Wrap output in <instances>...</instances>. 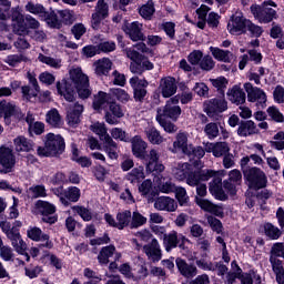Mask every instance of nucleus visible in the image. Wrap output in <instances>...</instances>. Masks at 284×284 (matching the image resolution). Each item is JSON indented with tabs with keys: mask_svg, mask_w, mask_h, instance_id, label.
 I'll use <instances>...</instances> for the list:
<instances>
[{
	"mask_svg": "<svg viewBox=\"0 0 284 284\" xmlns=\"http://www.w3.org/2000/svg\"><path fill=\"white\" fill-rule=\"evenodd\" d=\"M128 59L131 60L130 72L132 74H143L148 70H154V63L148 59V57L139 53L134 48L125 49Z\"/></svg>",
	"mask_w": 284,
	"mask_h": 284,
	"instance_id": "obj_1",
	"label": "nucleus"
},
{
	"mask_svg": "<svg viewBox=\"0 0 284 284\" xmlns=\"http://www.w3.org/2000/svg\"><path fill=\"white\" fill-rule=\"evenodd\" d=\"M65 150V141L61 135H54L53 133L47 134L44 146H39L37 152L39 156H57L63 154Z\"/></svg>",
	"mask_w": 284,
	"mask_h": 284,
	"instance_id": "obj_2",
	"label": "nucleus"
},
{
	"mask_svg": "<svg viewBox=\"0 0 284 284\" xmlns=\"http://www.w3.org/2000/svg\"><path fill=\"white\" fill-rule=\"evenodd\" d=\"M244 179L250 190H265L267 187V174L258 166L244 170Z\"/></svg>",
	"mask_w": 284,
	"mask_h": 284,
	"instance_id": "obj_3",
	"label": "nucleus"
},
{
	"mask_svg": "<svg viewBox=\"0 0 284 284\" xmlns=\"http://www.w3.org/2000/svg\"><path fill=\"white\" fill-rule=\"evenodd\" d=\"M70 79L73 81L78 97L80 99H90L92 97V89H90V79L81 71V69L70 70Z\"/></svg>",
	"mask_w": 284,
	"mask_h": 284,
	"instance_id": "obj_4",
	"label": "nucleus"
},
{
	"mask_svg": "<svg viewBox=\"0 0 284 284\" xmlns=\"http://www.w3.org/2000/svg\"><path fill=\"white\" fill-rule=\"evenodd\" d=\"M244 90L250 103H256V106L262 110L267 108V93L263 89L254 87L251 82H246L244 83Z\"/></svg>",
	"mask_w": 284,
	"mask_h": 284,
	"instance_id": "obj_5",
	"label": "nucleus"
},
{
	"mask_svg": "<svg viewBox=\"0 0 284 284\" xmlns=\"http://www.w3.org/2000/svg\"><path fill=\"white\" fill-rule=\"evenodd\" d=\"M166 116V119H172V121H176L179 116H181V106H179V95H175L168 100L165 106L163 109L158 110L156 121L161 122V119Z\"/></svg>",
	"mask_w": 284,
	"mask_h": 284,
	"instance_id": "obj_6",
	"label": "nucleus"
},
{
	"mask_svg": "<svg viewBox=\"0 0 284 284\" xmlns=\"http://www.w3.org/2000/svg\"><path fill=\"white\" fill-rule=\"evenodd\" d=\"M36 210L43 216V223L53 225V223L59 221V216L54 215L57 213V206L48 201L38 200L36 202Z\"/></svg>",
	"mask_w": 284,
	"mask_h": 284,
	"instance_id": "obj_7",
	"label": "nucleus"
},
{
	"mask_svg": "<svg viewBox=\"0 0 284 284\" xmlns=\"http://www.w3.org/2000/svg\"><path fill=\"white\" fill-rule=\"evenodd\" d=\"M203 109L210 119H216L219 114L227 110V101L225 98H213L204 102Z\"/></svg>",
	"mask_w": 284,
	"mask_h": 284,
	"instance_id": "obj_8",
	"label": "nucleus"
},
{
	"mask_svg": "<svg viewBox=\"0 0 284 284\" xmlns=\"http://www.w3.org/2000/svg\"><path fill=\"white\" fill-rule=\"evenodd\" d=\"M247 20L243 12L236 11L227 23V30L230 34L241 36L247 33Z\"/></svg>",
	"mask_w": 284,
	"mask_h": 284,
	"instance_id": "obj_9",
	"label": "nucleus"
},
{
	"mask_svg": "<svg viewBox=\"0 0 284 284\" xmlns=\"http://www.w3.org/2000/svg\"><path fill=\"white\" fill-rule=\"evenodd\" d=\"M110 17V7L105 0H98L95 11L91 16V27L93 30L101 29V22Z\"/></svg>",
	"mask_w": 284,
	"mask_h": 284,
	"instance_id": "obj_10",
	"label": "nucleus"
},
{
	"mask_svg": "<svg viewBox=\"0 0 284 284\" xmlns=\"http://www.w3.org/2000/svg\"><path fill=\"white\" fill-rule=\"evenodd\" d=\"M129 83L133 90V99L139 103H143L145 101V97H148V88L150 82L145 79H139V77H133L129 80Z\"/></svg>",
	"mask_w": 284,
	"mask_h": 284,
	"instance_id": "obj_11",
	"label": "nucleus"
},
{
	"mask_svg": "<svg viewBox=\"0 0 284 284\" xmlns=\"http://www.w3.org/2000/svg\"><path fill=\"white\" fill-rule=\"evenodd\" d=\"M189 136L190 134H187V132L180 131L175 136L173 145L169 148L170 152H172V154L182 152V154L190 155V152H192V144L189 143Z\"/></svg>",
	"mask_w": 284,
	"mask_h": 284,
	"instance_id": "obj_12",
	"label": "nucleus"
},
{
	"mask_svg": "<svg viewBox=\"0 0 284 284\" xmlns=\"http://www.w3.org/2000/svg\"><path fill=\"white\" fill-rule=\"evenodd\" d=\"M187 241L190 240L185 235L179 234L176 231H171L164 235L163 246L165 252H170L171 250H176V247H183Z\"/></svg>",
	"mask_w": 284,
	"mask_h": 284,
	"instance_id": "obj_13",
	"label": "nucleus"
},
{
	"mask_svg": "<svg viewBox=\"0 0 284 284\" xmlns=\"http://www.w3.org/2000/svg\"><path fill=\"white\" fill-rule=\"evenodd\" d=\"M16 163L17 159L14 158L12 149L6 146L0 148V172L2 174L12 172Z\"/></svg>",
	"mask_w": 284,
	"mask_h": 284,
	"instance_id": "obj_14",
	"label": "nucleus"
},
{
	"mask_svg": "<svg viewBox=\"0 0 284 284\" xmlns=\"http://www.w3.org/2000/svg\"><path fill=\"white\" fill-rule=\"evenodd\" d=\"M125 116L123 106L116 101L109 102V110L104 113V121L109 125H119V119Z\"/></svg>",
	"mask_w": 284,
	"mask_h": 284,
	"instance_id": "obj_15",
	"label": "nucleus"
},
{
	"mask_svg": "<svg viewBox=\"0 0 284 284\" xmlns=\"http://www.w3.org/2000/svg\"><path fill=\"white\" fill-rule=\"evenodd\" d=\"M161 155L156 149H152L149 153H144V158L140 159L141 161H146L145 170L146 172H158L161 173L165 170L163 163L159 162Z\"/></svg>",
	"mask_w": 284,
	"mask_h": 284,
	"instance_id": "obj_16",
	"label": "nucleus"
},
{
	"mask_svg": "<svg viewBox=\"0 0 284 284\" xmlns=\"http://www.w3.org/2000/svg\"><path fill=\"white\" fill-rule=\"evenodd\" d=\"M251 12L255 17V19H258L261 23H270L274 21V18L276 17V10L268 8L267 6H251Z\"/></svg>",
	"mask_w": 284,
	"mask_h": 284,
	"instance_id": "obj_17",
	"label": "nucleus"
},
{
	"mask_svg": "<svg viewBox=\"0 0 284 284\" xmlns=\"http://www.w3.org/2000/svg\"><path fill=\"white\" fill-rule=\"evenodd\" d=\"M214 171L206 170V171H189V174L186 175V183L191 187H196V185H200L203 183V181H210L212 176H214Z\"/></svg>",
	"mask_w": 284,
	"mask_h": 284,
	"instance_id": "obj_18",
	"label": "nucleus"
},
{
	"mask_svg": "<svg viewBox=\"0 0 284 284\" xmlns=\"http://www.w3.org/2000/svg\"><path fill=\"white\" fill-rule=\"evenodd\" d=\"M159 90L164 99H170L176 94L179 85H176V79L172 77H165L160 80Z\"/></svg>",
	"mask_w": 284,
	"mask_h": 284,
	"instance_id": "obj_19",
	"label": "nucleus"
},
{
	"mask_svg": "<svg viewBox=\"0 0 284 284\" xmlns=\"http://www.w3.org/2000/svg\"><path fill=\"white\" fill-rule=\"evenodd\" d=\"M81 114H83V105L79 102L69 105L67 111V121L70 128H77L81 123Z\"/></svg>",
	"mask_w": 284,
	"mask_h": 284,
	"instance_id": "obj_20",
	"label": "nucleus"
},
{
	"mask_svg": "<svg viewBox=\"0 0 284 284\" xmlns=\"http://www.w3.org/2000/svg\"><path fill=\"white\" fill-rule=\"evenodd\" d=\"M154 209L159 212H176L179 203L170 196H160L154 201Z\"/></svg>",
	"mask_w": 284,
	"mask_h": 284,
	"instance_id": "obj_21",
	"label": "nucleus"
},
{
	"mask_svg": "<svg viewBox=\"0 0 284 284\" xmlns=\"http://www.w3.org/2000/svg\"><path fill=\"white\" fill-rule=\"evenodd\" d=\"M125 34H128L131 41H145V34H143V23L134 21L126 24Z\"/></svg>",
	"mask_w": 284,
	"mask_h": 284,
	"instance_id": "obj_22",
	"label": "nucleus"
},
{
	"mask_svg": "<svg viewBox=\"0 0 284 284\" xmlns=\"http://www.w3.org/2000/svg\"><path fill=\"white\" fill-rule=\"evenodd\" d=\"M81 199V190L77 186L68 187L60 194V202L68 207L70 203H77Z\"/></svg>",
	"mask_w": 284,
	"mask_h": 284,
	"instance_id": "obj_23",
	"label": "nucleus"
},
{
	"mask_svg": "<svg viewBox=\"0 0 284 284\" xmlns=\"http://www.w3.org/2000/svg\"><path fill=\"white\" fill-rule=\"evenodd\" d=\"M258 126L252 120L241 121L237 128V136H242L243 139H247V136H254V134H258Z\"/></svg>",
	"mask_w": 284,
	"mask_h": 284,
	"instance_id": "obj_24",
	"label": "nucleus"
},
{
	"mask_svg": "<svg viewBox=\"0 0 284 284\" xmlns=\"http://www.w3.org/2000/svg\"><path fill=\"white\" fill-rule=\"evenodd\" d=\"M175 263L180 274L184 276V278H194V276L199 274V268L196 267V265L189 264L183 258H176Z\"/></svg>",
	"mask_w": 284,
	"mask_h": 284,
	"instance_id": "obj_25",
	"label": "nucleus"
},
{
	"mask_svg": "<svg viewBox=\"0 0 284 284\" xmlns=\"http://www.w3.org/2000/svg\"><path fill=\"white\" fill-rule=\"evenodd\" d=\"M57 90L61 97L65 99V101H69V103H72L74 101L75 92H74V85L72 82L68 80H62L61 82L57 83Z\"/></svg>",
	"mask_w": 284,
	"mask_h": 284,
	"instance_id": "obj_26",
	"label": "nucleus"
},
{
	"mask_svg": "<svg viewBox=\"0 0 284 284\" xmlns=\"http://www.w3.org/2000/svg\"><path fill=\"white\" fill-rule=\"evenodd\" d=\"M143 252L146 254L150 261H161L162 253H161V244H159V240L153 239L151 243L143 246Z\"/></svg>",
	"mask_w": 284,
	"mask_h": 284,
	"instance_id": "obj_27",
	"label": "nucleus"
},
{
	"mask_svg": "<svg viewBox=\"0 0 284 284\" xmlns=\"http://www.w3.org/2000/svg\"><path fill=\"white\" fill-rule=\"evenodd\" d=\"M131 145H132L133 155L136 159H145V153L148 150V142L143 141V139H141V136L135 135L131 140Z\"/></svg>",
	"mask_w": 284,
	"mask_h": 284,
	"instance_id": "obj_28",
	"label": "nucleus"
},
{
	"mask_svg": "<svg viewBox=\"0 0 284 284\" xmlns=\"http://www.w3.org/2000/svg\"><path fill=\"white\" fill-rule=\"evenodd\" d=\"M7 239L11 241V245L18 254H26L28 244L21 237V233L19 231L11 233Z\"/></svg>",
	"mask_w": 284,
	"mask_h": 284,
	"instance_id": "obj_29",
	"label": "nucleus"
},
{
	"mask_svg": "<svg viewBox=\"0 0 284 284\" xmlns=\"http://www.w3.org/2000/svg\"><path fill=\"white\" fill-rule=\"evenodd\" d=\"M227 99L231 103H235V105H243L247 97L245 95V91L241 89L239 85H234L232 89L227 91Z\"/></svg>",
	"mask_w": 284,
	"mask_h": 284,
	"instance_id": "obj_30",
	"label": "nucleus"
},
{
	"mask_svg": "<svg viewBox=\"0 0 284 284\" xmlns=\"http://www.w3.org/2000/svg\"><path fill=\"white\" fill-rule=\"evenodd\" d=\"M211 179H213L209 187L211 194L217 196V199H223V196H225V193L223 192V179L219 176L216 171H214V175L211 176Z\"/></svg>",
	"mask_w": 284,
	"mask_h": 284,
	"instance_id": "obj_31",
	"label": "nucleus"
},
{
	"mask_svg": "<svg viewBox=\"0 0 284 284\" xmlns=\"http://www.w3.org/2000/svg\"><path fill=\"white\" fill-rule=\"evenodd\" d=\"M110 99H112V95L106 92L99 91L95 95H93V110H104L106 105H110Z\"/></svg>",
	"mask_w": 284,
	"mask_h": 284,
	"instance_id": "obj_32",
	"label": "nucleus"
},
{
	"mask_svg": "<svg viewBox=\"0 0 284 284\" xmlns=\"http://www.w3.org/2000/svg\"><path fill=\"white\" fill-rule=\"evenodd\" d=\"M95 68V74L98 77H108L110 71L112 70V60L109 58H102L93 63Z\"/></svg>",
	"mask_w": 284,
	"mask_h": 284,
	"instance_id": "obj_33",
	"label": "nucleus"
},
{
	"mask_svg": "<svg viewBox=\"0 0 284 284\" xmlns=\"http://www.w3.org/2000/svg\"><path fill=\"white\" fill-rule=\"evenodd\" d=\"M143 179H145V169L141 165L133 168L125 175V181H130L132 185H139Z\"/></svg>",
	"mask_w": 284,
	"mask_h": 284,
	"instance_id": "obj_34",
	"label": "nucleus"
},
{
	"mask_svg": "<svg viewBox=\"0 0 284 284\" xmlns=\"http://www.w3.org/2000/svg\"><path fill=\"white\" fill-rule=\"evenodd\" d=\"M195 203L201 207V210H204V212H210L211 214H221V206L212 203L209 200H205L203 197L195 196Z\"/></svg>",
	"mask_w": 284,
	"mask_h": 284,
	"instance_id": "obj_35",
	"label": "nucleus"
},
{
	"mask_svg": "<svg viewBox=\"0 0 284 284\" xmlns=\"http://www.w3.org/2000/svg\"><path fill=\"white\" fill-rule=\"evenodd\" d=\"M103 150L108 154L109 159L112 161H116L119 159V145L114 140L111 138H106V140H103Z\"/></svg>",
	"mask_w": 284,
	"mask_h": 284,
	"instance_id": "obj_36",
	"label": "nucleus"
},
{
	"mask_svg": "<svg viewBox=\"0 0 284 284\" xmlns=\"http://www.w3.org/2000/svg\"><path fill=\"white\" fill-rule=\"evenodd\" d=\"M135 239L131 240L132 245L135 247V250H141L143 247V243H148L150 239H152V233L148 230H141L138 231L134 234Z\"/></svg>",
	"mask_w": 284,
	"mask_h": 284,
	"instance_id": "obj_37",
	"label": "nucleus"
},
{
	"mask_svg": "<svg viewBox=\"0 0 284 284\" xmlns=\"http://www.w3.org/2000/svg\"><path fill=\"white\" fill-rule=\"evenodd\" d=\"M210 50L216 61H223V63H232V59H234L232 51L219 49L216 47H211Z\"/></svg>",
	"mask_w": 284,
	"mask_h": 284,
	"instance_id": "obj_38",
	"label": "nucleus"
},
{
	"mask_svg": "<svg viewBox=\"0 0 284 284\" xmlns=\"http://www.w3.org/2000/svg\"><path fill=\"white\" fill-rule=\"evenodd\" d=\"M191 170L192 165L190 163H182L173 168L172 174L176 181H186Z\"/></svg>",
	"mask_w": 284,
	"mask_h": 284,
	"instance_id": "obj_39",
	"label": "nucleus"
},
{
	"mask_svg": "<svg viewBox=\"0 0 284 284\" xmlns=\"http://www.w3.org/2000/svg\"><path fill=\"white\" fill-rule=\"evenodd\" d=\"M16 152H31L34 144L23 135H19L13 140Z\"/></svg>",
	"mask_w": 284,
	"mask_h": 284,
	"instance_id": "obj_40",
	"label": "nucleus"
},
{
	"mask_svg": "<svg viewBox=\"0 0 284 284\" xmlns=\"http://www.w3.org/2000/svg\"><path fill=\"white\" fill-rule=\"evenodd\" d=\"M19 109L12 102H8L6 100L0 101V119H10V116H14Z\"/></svg>",
	"mask_w": 284,
	"mask_h": 284,
	"instance_id": "obj_41",
	"label": "nucleus"
},
{
	"mask_svg": "<svg viewBox=\"0 0 284 284\" xmlns=\"http://www.w3.org/2000/svg\"><path fill=\"white\" fill-rule=\"evenodd\" d=\"M116 246L114 245H108L103 246L98 254V261L100 265H108L110 263V258H112V255L115 254Z\"/></svg>",
	"mask_w": 284,
	"mask_h": 284,
	"instance_id": "obj_42",
	"label": "nucleus"
},
{
	"mask_svg": "<svg viewBox=\"0 0 284 284\" xmlns=\"http://www.w3.org/2000/svg\"><path fill=\"white\" fill-rule=\"evenodd\" d=\"M272 270L276 276L278 284H284V267L283 262L280 258L270 257Z\"/></svg>",
	"mask_w": 284,
	"mask_h": 284,
	"instance_id": "obj_43",
	"label": "nucleus"
},
{
	"mask_svg": "<svg viewBox=\"0 0 284 284\" xmlns=\"http://www.w3.org/2000/svg\"><path fill=\"white\" fill-rule=\"evenodd\" d=\"M118 230H125L132 223V212L130 210L121 211L116 214Z\"/></svg>",
	"mask_w": 284,
	"mask_h": 284,
	"instance_id": "obj_44",
	"label": "nucleus"
},
{
	"mask_svg": "<svg viewBox=\"0 0 284 284\" xmlns=\"http://www.w3.org/2000/svg\"><path fill=\"white\" fill-rule=\"evenodd\" d=\"M158 189L162 194H173V192H176V184L172 180L165 181V178L161 176L159 178Z\"/></svg>",
	"mask_w": 284,
	"mask_h": 284,
	"instance_id": "obj_45",
	"label": "nucleus"
},
{
	"mask_svg": "<svg viewBox=\"0 0 284 284\" xmlns=\"http://www.w3.org/2000/svg\"><path fill=\"white\" fill-rule=\"evenodd\" d=\"M90 130L99 136L100 141H105L108 138H111L108 133V126H105V123L103 122H95L91 124Z\"/></svg>",
	"mask_w": 284,
	"mask_h": 284,
	"instance_id": "obj_46",
	"label": "nucleus"
},
{
	"mask_svg": "<svg viewBox=\"0 0 284 284\" xmlns=\"http://www.w3.org/2000/svg\"><path fill=\"white\" fill-rule=\"evenodd\" d=\"M45 121L51 125L52 128H61L63 121L61 120V114H59V110L51 109L47 115Z\"/></svg>",
	"mask_w": 284,
	"mask_h": 284,
	"instance_id": "obj_47",
	"label": "nucleus"
},
{
	"mask_svg": "<svg viewBox=\"0 0 284 284\" xmlns=\"http://www.w3.org/2000/svg\"><path fill=\"white\" fill-rule=\"evenodd\" d=\"M24 10L26 12H30V14H34L36 17H45V7L39 3H34L33 1H29L24 6Z\"/></svg>",
	"mask_w": 284,
	"mask_h": 284,
	"instance_id": "obj_48",
	"label": "nucleus"
},
{
	"mask_svg": "<svg viewBox=\"0 0 284 284\" xmlns=\"http://www.w3.org/2000/svg\"><path fill=\"white\" fill-rule=\"evenodd\" d=\"M146 138L149 139L150 143L153 145H161L163 142V136H161V132L156 130L154 126H148L145 129Z\"/></svg>",
	"mask_w": 284,
	"mask_h": 284,
	"instance_id": "obj_49",
	"label": "nucleus"
},
{
	"mask_svg": "<svg viewBox=\"0 0 284 284\" xmlns=\"http://www.w3.org/2000/svg\"><path fill=\"white\" fill-rule=\"evenodd\" d=\"M28 194L30 199H45V196H48V191L45 190V185L38 184L30 186L28 189Z\"/></svg>",
	"mask_w": 284,
	"mask_h": 284,
	"instance_id": "obj_50",
	"label": "nucleus"
},
{
	"mask_svg": "<svg viewBox=\"0 0 284 284\" xmlns=\"http://www.w3.org/2000/svg\"><path fill=\"white\" fill-rule=\"evenodd\" d=\"M12 32L19 37H26L28 34V26L26 24V18L21 20L11 21Z\"/></svg>",
	"mask_w": 284,
	"mask_h": 284,
	"instance_id": "obj_51",
	"label": "nucleus"
},
{
	"mask_svg": "<svg viewBox=\"0 0 284 284\" xmlns=\"http://www.w3.org/2000/svg\"><path fill=\"white\" fill-rule=\"evenodd\" d=\"M213 155L217 159L221 156H225V154L230 153V145L227 142H217L215 144H210Z\"/></svg>",
	"mask_w": 284,
	"mask_h": 284,
	"instance_id": "obj_52",
	"label": "nucleus"
},
{
	"mask_svg": "<svg viewBox=\"0 0 284 284\" xmlns=\"http://www.w3.org/2000/svg\"><path fill=\"white\" fill-rule=\"evenodd\" d=\"M145 223H148V217L143 216V214H141L139 211H135L133 212V214H131V224H130L131 230L143 227Z\"/></svg>",
	"mask_w": 284,
	"mask_h": 284,
	"instance_id": "obj_53",
	"label": "nucleus"
},
{
	"mask_svg": "<svg viewBox=\"0 0 284 284\" xmlns=\"http://www.w3.org/2000/svg\"><path fill=\"white\" fill-rule=\"evenodd\" d=\"M38 61H40V63L49 65V68H53L54 70H59V68H61V59L48 57L43 53H39Z\"/></svg>",
	"mask_w": 284,
	"mask_h": 284,
	"instance_id": "obj_54",
	"label": "nucleus"
},
{
	"mask_svg": "<svg viewBox=\"0 0 284 284\" xmlns=\"http://www.w3.org/2000/svg\"><path fill=\"white\" fill-rule=\"evenodd\" d=\"M154 12H156V10L154 9V2L152 1H149L146 4H143L139 10V13L142 17V19H145L146 21H150L152 19Z\"/></svg>",
	"mask_w": 284,
	"mask_h": 284,
	"instance_id": "obj_55",
	"label": "nucleus"
},
{
	"mask_svg": "<svg viewBox=\"0 0 284 284\" xmlns=\"http://www.w3.org/2000/svg\"><path fill=\"white\" fill-rule=\"evenodd\" d=\"M264 233L268 239H272V241H276L277 239H281V230L276 226H274L272 223L264 224Z\"/></svg>",
	"mask_w": 284,
	"mask_h": 284,
	"instance_id": "obj_56",
	"label": "nucleus"
},
{
	"mask_svg": "<svg viewBox=\"0 0 284 284\" xmlns=\"http://www.w3.org/2000/svg\"><path fill=\"white\" fill-rule=\"evenodd\" d=\"M204 134L210 139V141L216 139L219 136V123L216 122H211L207 123L204 126Z\"/></svg>",
	"mask_w": 284,
	"mask_h": 284,
	"instance_id": "obj_57",
	"label": "nucleus"
},
{
	"mask_svg": "<svg viewBox=\"0 0 284 284\" xmlns=\"http://www.w3.org/2000/svg\"><path fill=\"white\" fill-rule=\"evenodd\" d=\"M273 150H284V131H278L274 136L273 141L270 142Z\"/></svg>",
	"mask_w": 284,
	"mask_h": 284,
	"instance_id": "obj_58",
	"label": "nucleus"
},
{
	"mask_svg": "<svg viewBox=\"0 0 284 284\" xmlns=\"http://www.w3.org/2000/svg\"><path fill=\"white\" fill-rule=\"evenodd\" d=\"M29 37L33 40L37 41V43H44L48 39V34H45V31L42 29H34L33 31H28Z\"/></svg>",
	"mask_w": 284,
	"mask_h": 284,
	"instance_id": "obj_59",
	"label": "nucleus"
},
{
	"mask_svg": "<svg viewBox=\"0 0 284 284\" xmlns=\"http://www.w3.org/2000/svg\"><path fill=\"white\" fill-rule=\"evenodd\" d=\"M113 95L115 97V99H118V101H120V103H130V101H132V95H130V93H128V91H125L124 89H114L113 90Z\"/></svg>",
	"mask_w": 284,
	"mask_h": 284,
	"instance_id": "obj_60",
	"label": "nucleus"
},
{
	"mask_svg": "<svg viewBox=\"0 0 284 284\" xmlns=\"http://www.w3.org/2000/svg\"><path fill=\"white\" fill-rule=\"evenodd\" d=\"M266 112L268 116L272 119V121H275V123H284L283 113H281V110H278V108L268 106Z\"/></svg>",
	"mask_w": 284,
	"mask_h": 284,
	"instance_id": "obj_61",
	"label": "nucleus"
},
{
	"mask_svg": "<svg viewBox=\"0 0 284 284\" xmlns=\"http://www.w3.org/2000/svg\"><path fill=\"white\" fill-rule=\"evenodd\" d=\"M173 193H175V199L178 200L180 205H185V203L190 201V196H187V191L185 190V187L175 186V191Z\"/></svg>",
	"mask_w": 284,
	"mask_h": 284,
	"instance_id": "obj_62",
	"label": "nucleus"
},
{
	"mask_svg": "<svg viewBox=\"0 0 284 284\" xmlns=\"http://www.w3.org/2000/svg\"><path fill=\"white\" fill-rule=\"evenodd\" d=\"M41 272H43V268L39 265L30 264L24 267V274L29 278H37Z\"/></svg>",
	"mask_w": 284,
	"mask_h": 284,
	"instance_id": "obj_63",
	"label": "nucleus"
},
{
	"mask_svg": "<svg viewBox=\"0 0 284 284\" xmlns=\"http://www.w3.org/2000/svg\"><path fill=\"white\" fill-rule=\"evenodd\" d=\"M284 258V245L283 243H275L270 253V258Z\"/></svg>",
	"mask_w": 284,
	"mask_h": 284,
	"instance_id": "obj_64",
	"label": "nucleus"
}]
</instances>
